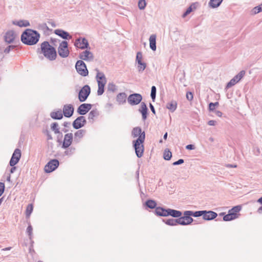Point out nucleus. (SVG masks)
<instances>
[{"mask_svg": "<svg viewBox=\"0 0 262 262\" xmlns=\"http://www.w3.org/2000/svg\"><path fill=\"white\" fill-rule=\"evenodd\" d=\"M40 36L37 31L27 29L22 33L21 40L25 45L32 46L38 42Z\"/></svg>", "mask_w": 262, "mask_h": 262, "instance_id": "f257e3e1", "label": "nucleus"}, {"mask_svg": "<svg viewBox=\"0 0 262 262\" xmlns=\"http://www.w3.org/2000/svg\"><path fill=\"white\" fill-rule=\"evenodd\" d=\"M41 53L50 61L54 60L57 57L56 51L47 41H43L40 45Z\"/></svg>", "mask_w": 262, "mask_h": 262, "instance_id": "f03ea898", "label": "nucleus"}, {"mask_svg": "<svg viewBox=\"0 0 262 262\" xmlns=\"http://www.w3.org/2000/svg\"><path fill=\"white\" fill-rule=\"evenodd\" d=\"M144 142V135L139 137L136 140L133 141V146L135 150V152L138 158L142 157L144 152V145L143 143Z\"/></svg>", "mask_w": 262, "mask_h": 262, "instance_id": "7ed1b4c3", "label": "nucleus"}, {"mask_svg": "<svg viewBox=\"0 0 262 262\" xmlns=\"http://www.w3.org/2000/svg\"><path fill=\"white\" fill-rule=\"evenodd\" d=\"M96 79L98 85V89L97 91V95L100 96L104 93V86L106 83V79L104 74L99 71L97 73Z\"/></svg>", "mask_w": 262, "mask_h": 262, "instance_id": "20e7f679", "label": "nucleus"}, {"mask_svg": "<svg viewBox=\"0 0 262 262\" xmlns=\"http://www.w3.org/2000/svg\"><path fill=\"white\" fill-rule=\"evenodd\" d=\"M58 53L59 55L62 58L67 57L70 53L68 50V43L67 41H62L58 48Z\"/></svg>", "mask_w": 262, "mask_h": 262, "instance_id": "39448f33", "label": "nucleus"}, {"mask_svg": "<svg viewBox=\"0 0 262 262\" xmlns=\"http://www.w3.org/2000/svg\"><path fill=\"white\" fill-rule=\"evenodd\" d=\"M75 68L77 72L81 76H86L88 75L89 72L86 64L82 60H78L76 63Z\"/></svg>", "mask_w": 262, "mask_h": 262, "instance_id": "423d86ee", "label": "nucleus"}, {"mask_svg": "<svg viewBox=\"0 0 262 262\" xmlns=\"http://www.w3.org/2000/svg\"><path fill=\"white\" fill-rule=\"evenodd\" d=\"M91 93V88L89 85H85L79 91L78 99L80 102L85 101Z\"/></svg>", "mask_w": 262, "mask_h": 262, "instance_id": "0eeeda50", "label": "nucleus"}, {"mask_svg": "<svg viewBox=\"0 0 262 262\" xmlns=\"http://www.w3.org/2000/svg\"><path fill=\"white\" fill-rule=\"evenodd\" d=\"M142 99V96L141 94L138 93H134L130 94L128 98L127 101L129 104L131 105H136L139 104Z\"/></svg>", "mask_w": 262, "mask_h": 262, "instance_id": "6e6552de", "label": "nucleus"}, {"mask_svg": "<svg viewBox=\"0 0 262 262\" xmlns=\"http://www.w3.org/2000/svg\"><path fill=\"white\" fill-rule=\"evenodd\" d=\"M245 73L246 72L244 70L241 71L237 75H235L229 82L227 83L226 89H228L239 82L244 76Z\"/></svg>", "mask_w": 262, "mask_h": 262, "instance_id": "1a4fd4ad", "label": "nucleus"}, {"mask_svg": "<svg viewBox=\"0 0 262 262\" xmlns=\"http://www.w3.org/2000/svg\"><path fill=\"white\" fill-rule=\"evenodd\" d=\"M59 166V161L56 159H53L49 161L45 166V171L47 173H50L55 170Z\"/></svg>", "mask_w": 262, "mask_h": 262, "instance_id": "9d476101", "label": "nucleus"}, {"mask_svg": "<svg viewBox=\"0 0 262 262\" xmlns=\"http://www.w3.org/2000/svg\"><path fill=\"white\" fill-rule=\"evenodd\" d=\"M74 45L76 47L82 50L88 49L89 47L88 41L85 38H78L76 39Z\"/></svg>", "mask_w": 262, "mask_h": 262, "instance_id": "9b49d317", "label": "nucleus"}, {"mask_svg": "<svg viewBox=\"0 0 262 262\" xmlns=\"http://www.w3.org/2000/svg\"><path fill=\"white\" fill-rule=\"evenodd\" d=\"M21 157V151L20 149L16 148L15 149L12 157L10 159L9 164L11 166L15 165L19 161Z\"/></svg>", "mask_w": 262, "mask_h": 262, "instance_id": "f8f14e48", "label": "nucleus"}, {"mask_svg": "<svg viewBox=\"0 0 262 262\" xmlns=\"http://www.w3.org/2000/svg\"><path fill=\"white\" fill-rule=\"evenodd\" d=\"M86 121L83 116L77 117L73 122V126L75 129H79L85 125Z\"/></svg>", "mask_w": 262, "mask_h": 262, "instance_id": "ddd939ff", "label": "nucleus"}, {"mask_svg": "<svg viewBox=\"0 0 262 262\" xmlns=\"http://www.w3.org/2000/svg\"><path fill=\"white\" fill-rule=\"evenodd\" d=\"M92 105L88 103H83L79 106L77 113L81 115H85L92 108Z\"/></svg>", "mask_w": 262, "mask_h": 262, "instance_id": "4468645a", "label": "nucleus"}, {"mask_svg": "<svg viewBox=\"0 0 262 262\" xmlns=\"http://www.w3.org/2000/svg\"><path fill=\"white\" fill-rule=\"evenodd\" d=\"M16 37V34L13 30L8 31L4 36V40L8 43H13Z\"/></svg>", "mask_w": 262, "mask_h": 262, "instance_id": "2eb2a0df", "label": "nucleus"}, {"mask_svg": "<svg viewBox=\"0 0 262 262\" xmlns=\"http://www.w3.org/2000/svg\"><path fill=\"white\" fill-rule=\"evenodd\" d=\"M79 58L85 61H93L94 59L93 54L88 50H85L79 54Z\"/></svg>", "mask_w": 262, "mask_h": 262, "instance_id": "dca6fc26", "label": "nucleus"}, {"mask_svg": "<svg viewBox=\"0 0 262 262\" xmlns=\"http://www.w3.org/2000/svg\"><path fill=\"white\" fill-rule=\"evenodd\" d=\"M73 135L72 133H68L64 135L62 147L63 148H67L72 143Z\"/></svg>", "mask_w": 262, "mask_h": 262, "instance_id": "f3484780", "label": "nucleus"}, {"mask_svg": "<svg viewBox=\"0 0 262 262\" xmlns=\"http://www.w3.org/2000/svg\"><path fill=\"white\" fill-rule=\"evenodd\" d=\"M74 108L72 104H66L63 107V114L66 117H71L74 113Z\"/></svg>", "mask_w": 262, "mask_h": 262, "instance_id": "a211bd4d", "label": "nucleus"}, {"mask_svg": "<svg viewBox=\"0 0 262 262\" xmlns=\"http://www.w3.org/2000/svg\"><path fill=\"white\" fill-rule=\"evenodd\" d=\"M204 212L205 213L203 214V219L206 221L212 220L217 216V214L213 211L204 210Z\"/></svg>", "mask_w": 262, "mask_h": 262, "instance_id": "6ab92c4d", "label": "nucleus"}, {"mask_svg": "<svg viewBox=\"0 0 262 262\" xmlns=\"http://www.w3.org/2000/svg\"><path fill=\"white\" fill-rule=\"evenodd\" d=\"M54 33L64 39H71L72 38V36L68 32L61 29L55 30L54 31Z\"/></svg>", "mask_w": 262, "mask_h": 262, "instance_id": "aec40b11", "label": "nucleus"}, {"mask_svg": "<svg viewBox=\"0 0 262 262\" xmlns=\"http://www.w3.org/2000/svg\"><path fill=\"white\" fill-rule=\"evenodd\" d=\"M144 135V139L145 138V133L144 132H142V129L140 127H134L132 131V136L133 138L137 137H140Z\"/></svg>", "mask_w": 262, "mask_h": 262, "instance_id": "412c9836", "label": "nucleus"}, {"mask_svg": "<svg viewBox=\"0 0 262 262\" xmlns=\"http://www.w3.org/2000/svg\"><path fill=\"white\" fill-rule=\"evenodd\" d=\"M167 212H168V208L165 209L163 207H158L155 209V214L160 216H168Z\"/></svg>", "mask_w": 262, "mask_h": 262, "instance_id": "4be33fe9", "label": "nucleus"}, {"mask_svg": "<svg viewBox=\"0 0 262 262\" xmlns=\"http://www.w3.org/2000/svg\"><path fill=\"white\" fill-rule=\"evenodd\" d=\"M139 111L142 114V119L143 120H146L147 118L148 108L144 102H142L141 103L140 108Z\"/></svg>", "mask_w": 262, "mask_h": 262, "instance_id": "5701e85b", "label": "nucleus"}, {"mask_svg": "<svg viewBox=\"0 0 262 262\" xmlns=\"http://www.w3.org/2000/svg\"><path fill=\"white\" fill-rule=\"evenodd\" d=\"M86 133L84 129H80L77 130L74 134V141L76 143L79 142L80 140L83 137Z\"/></svg>", "mask_w": 262, "mask_h": 262, "instance_id": "b1692460", "label": "nucleus"}, {"mask_svg": "<svg viewBox=\"0 0 262 262\" xmlns=\"http://www.w3.org/2000/svg\"><path fill=\"white\" fill-rule=\"evenodd\" d=\"M149 47L152 51L156 50V35L152 34L149 37Z\"/></svg>", "mask_w": 262, "mask_h": 262, "instance_id": "393cba45", "label": "nucleus"}, {"mask_svg": "<svg viewBox=\"0 0 262 262\" xmlns=\"http://www.w3.org/2000/svg\"><path fill=\"white\" fill-rule=\"evenodd\" d=\"M168 216L170 215L173 217H180L182 215V213L181 211L168 208V212H167Z\"/></svg>", "mask_w": 262, "mask_h": 262, "instance_id": "a878e982", "label": "nucleus"}, {"mask_svg": "<svg viewBox=\"0 0 262 262\" xmlns=\"http://www.w3.org/2000/svg\"><path fill=\"white\" fill-rule=\"evenodd\" d=\"M127 95L125 93H120L117 96V101L119 104H123L126 102Z\"/></svg>", "mask_w": 262, "mask_h": 262, "instance_id": "bb28decb", "label": "nucleus"}, {"mask_svg": "<svg viewBox=\"0 0 262 262\" xmlns=\"http://www.w3.org/2000/svg\"><path fill=\"white\" fill-rule=\"evenodd\" d=\"M166 107L171 112H173L177 109V102L175 100H172L166 104Z\"/></svg>", "mask_w": 262, "mask_h": 262, "instance_id": "cd10ccee", "label": "nucleus"}, {"mask_svg": "<svg viewBox=\"0 0 262 262\" xmlns=\"http://www.w3.org/2000/svg\"><path fill=\"white\" fill-rule=\"evenodd\" d=\"M50 116L53 119L60 120L63 118V114L61 110L51 112Z\"/></svg>", "mask_w": 262, "mask_h": 262, "instance_id": "c85d7f7f", "label": "nucleus"}, {"mask_svg": "<svg viewBox=\"0 0 262 262\" xmlns=\"http://www.w3.org/2000/svg\"><path fill=\"white\" fill-rule=\"evenodd\" d=\"M189 212V211H185L184 212V221H185V225H188L191 224L193 221V219L191 217V215H188L186 214Z\"/></svg>", "mask_w": 262, "mask_h": 262, "instance_id": "c756f323", "label": "nucleus"}, {"mask_svg": "<svg viewBox=\"0 0 262 262\" xmlns=\"http://www.w3.org/2000/svg\"><path fill=\"white\" fill-rule=\"evenodd\" d=\"M13 24L18 26L20 27H28L30 26V23L27 20H20L19 21H13Z\"/></svg>", "mask_w": 262, "mask_h": 262, "instance_id": "7c9ffc66", "label": "nucleus"}, {"mask_svg": "<svg viewBox=\"0 0 262 262\" xmlns=\"http://www.w3.org/2000/svg\"><path fill=\"white\" fill-rule=\"evenodd\" d=\"M223 0H210L208 5L210 8H215L218 7Z\"/></svg>", "mask_w": 262, "mask_h": 262, "instance_id": "2f4dec72", "label": "nucleus"}, {"mask_svg": "<svg viewBox=\"0 0 262 262\" xmlns=\"http://www.w3.org/2000/svg\"><path fill=\"white\" fill-rule=\"evenodd\" d=\"M204 210H201V211H189V212L187 213L188 215H191L192 216L197 217H200L201 216H203V214L205 213V212H204Z\"/></svg>", "mask_w": 262, "mask_h": 262, "instance_id": "473e14b6", "label": "nucleus"}, {"mask_svg": "<svg viewBox=\"0 0 262 262\" xmlns=\"http://www.w3.org/2000/svg\"><path fill=\"white\" fill-rule=\"evenodd\" d=\"M236 219V216H235L234 213H232L228 211V213L223 217V220L224 221H230Z\"/></svg>", "mask_w": 262, "mask_h": 262, "instance_id": "72a5a7b5", "label": "nucleus"}, {"mask_svg": "<svg viewBox=\"0 0 262 262\" xmlns=\"http://www.w3.org/2000/svg\"><path fill=\"white\" fill-rule=\"evenodd\" d=\"M146 206L150 209H154L157 208V203L154 200H148L145 202Z\"/></svg>", "mask_w": 262, "mask_h": 262, "instance_id": "f704fd0d", "label": "nucleus"}, {"mask_svg": "<svg viewBox=\"0 0 262 262\" xmlns=\"http://www.w3.org/2000/svg\"><path fill=\"white\" fill-rule=\"evenodd\" d=\"M51 129L55 134H60L59 127L58 123L54 122L51 125Z\"/></svg>", "mask_w": 262, "mask_h": 262, "instance_id": "c9c22d12", "label": "nucleus"}, {"mask_svg": "<svg viewBox=\"0 0 262 262\" xmlns=\"http://www.w3.org/2000/svg\"><path fill=\"white\" fill-rule=\"evenodd\" d=\"M241 209H242L241 206L239 205H237V206L233 207L231 209L229 210V212L234 213L235 214V216H236V218H237L238 214L237 213L240 211Z\"/></svg>", "mask_w": 262, "mask_h": 262, "instance_id": "e433bc0d", "label": "nucleus"}, {"mask_svg": "<svg viewBox=\"0 0 262 262\" xmlns=\"http://www.w3.org/2000/svg\"><path fill=\"white\" fill-rule=\"evenodd\" d=\"M98 112L96 110H92L89 114L88 119L90 121H91V120H93L94 117L98 116Z\"/></svg>", "mask_w": 262, "mask_h": 262, "instance_id": "4c0bfd02", "label": "nucleus"}, {"mask_svg": "<svg viewBox=\"0 0 262 262\" xmlns=\"http://www.w3.org/2000/svg\"><path fill=\"white\" fill-rule=\"evenodd\" d=\"M172 157V154L169 149H166L164 151L163 157L166 160H169Z\"/></svg>", "mask_w": 262, "mask_h": 262, "instance_id": "58836bf2", "label": "nucleus"}, {"mask_svg": "<svg viewBox=\"0 0 262 262\" xmlns=\"http://www.w3.org/2000/svg\"><path fill=\"white\" fill-rule=\"evenodd\" d=\"M146 63L141 61L140 63H138V70L139 72H142L146 68Z\"/></svg>", "mask_w": 262, "mask_h": 262, "instance_id": "ea45409f", "label": "nucleus"}, {"mask_svg": "<svg viewBox=\"0 0 262 262\" xmlns=\"http://www.w3.org/2000/svg\"><path fill=\"white\" fill-rule=\"evenodd\" d=\"M163 221L167 225L172 226H176L175 219H169L166 220H163Z\"/></svg>", "mask_w": 262, "mask_h": 262, "instance_id": "a19ab883", "label": "nucleus"}, {"mask_svg": "<svg viewBox=\"0 0 262 262\" xmlns=\"http://www.w3.org/2000/svg\"><path fill=\"white\" fill-rule=\"evenodd\" d=\"M138 6L139 9L144 10L146 6V2L145 0H139L138 2Z\"/></svg>", "mask_w": 262, "mask_h": 262, "instance_id": "79ce46f5", "label": "nucleus"}, {"mask_svg": "<svg viewBox=\"0 0 262 262\" xmlns=\"http://www.w3.org/2000/svg\"><path fill=\"white\" fill-rule=\"evenodd\" d=\"M156 88L155 86H152L151 89V93L150 96L152 99V101H155L156 96Z\"/></svg>", "mask_w": 262, "mask_h": 262, "instance_id": "37998d69", "label": "nucleus"}, {"mask_svg": "<svg viewBox=\"0 0 262 262\" xmlns=\"http://www.w3.org/2000/svg\"><path fill=\"white\" fill-rule=\"evenodd\" d=\"M177 218L178 219H175L176 225L177 224H179L181 225L185 226V221H184V216H182V215H181L180 217H179Z\"/></svg>", "mask_w": 262, "mask_h": 262, "instance_id": "c03bdc74", "label": "nucleus"}, {"mask_svg": "<svg viewBox=\"0 0 262 262\" xmlns=\"http://www.w3.org/2000/svg\"><path fill=\"white\" fill-rule=\"evenodd\" d=\"M262 11V4L258 6L255 7L253 10V13L256 14Z\"/></svg>", "mask_w": 262, "mask_h": 262, "instance_id": "a18cd8bd", "label": "nucleus"}, {"mask_svg": "<svg viewBox=\"0 0 262 262\" xmlns=\"http://www.w3.org/2000/svg\"><path fill=\"white\" fill-rule=\"evenodd\" d=\"M33 205L32 204H29L28 205L26 209V215L27 216H29L33 211Z\"/></svg>", "mask_w": 262, "mask_h": 262, "instance_id": "49530a36", "label": "nucleus"}, {"mask_svg": "<svg viewBox=\"0 0 262 262\" xmlns=\"http://www.w3.org/2000/svg\"><path fill=\"white\" fill-rule=\"evenodd\" d=\"M17 46L15 45H9L4 50V53L6 54H8L11 50L14 49Z\"/></svg>", "mask_w": 262, "mask_h": 262, "instance_id": "de8ad7c7", "label": "nucleus"}, {"mask_svg": "<svg viewBox=\"0 0 262 262\" xmlns=\"http://www.w3.org/2000/svg\"><path fill=\"white\" fill-rule=\"evenodd\" d=\"M108 90L111 92H115L116 90V86L113 83H109L107 85Z\"/></svg>", "mask_w": 262, "mask_h": 262, "instance_id": "09e8293b", "label": "nucleus"}, {"mask_svg": "<svg viewBox=\"0 0 262 262\" xmlns=\"http://www.w3.org/2000/svg\"><path fill=\"white\" fill-rule=\"evenodd\" d=\"M142 53L141 52H138L137 53L136 55V62L137 63H140L141 61H142Z\"/></svg>", "mask_w": 262, "mask_h": 262, "instance_id": "8fccbe9b", "label": "nucleus"}, {"mask_svg": "<svg viewBox=\"0 0 262 262\" xmlns=\"http://www.w3.org/2000/svg\"><path fill=\"white\" fill-rule=\"evenodd\" d=\"M193 5H191L186 10V11L183 13V17H185L188 14H189L192 11V6Z\"/></svg>", "mask_w": 262, "mask_h": 262, "instance_id": "3c124183", "label": "nucleus"}, {"mask_svg": "<svg viewBox=\"0 0 262 262\" xmlns=\"http://www.w3.org/2000/svg\"><path fill=\"white\" fill-rule=\"evenodd\" d=\"M75 148H69L67 150L64 151V154L66 155H71L74 152Z\"/></svg>", "mask_w": 262, "mask_h": 262, "instance_id": "603ef678", "label": "nucleus"}, {"mask_svg": "<svg viewBox=\"0 0 262 262\" xmlns=\"http://www.w3.org/2000/svg\"><path fill=\"white\" fill-rule=\"evenodd\" d=\"M32 230L33 228L31 225H29L27 229V232L28 233L30 239H31L32 238Z\"/></svg>", "mask_w": 262, "mask_h": 262, "instance_id": "864d4df0", "label": "nucleus"}, {"mask_svg": "<svg viewBox=\"0 0 262 262\" xmlns=\"http://www.w3.org/2000/svg\"><path fill=\"white\" fill-rule=\"evenodd\" d=\"M5 190V184L0 182V196L3 194Z\"/></svg>", "mask_w": 262, "mask_h": 262, "instance_id": "5fc2aeb1", "label": "nucleus"}, {"mask_svg": "<svg viewBox=\"0 0 262 262\" xmlns=\"http://www.w3.org/2000/svg\"><path fill=\"white\" fill-rule=\"evenodd\" d=\"M186 98L189 101H191L193 98L192 93L190 92H187Z\"/></svg>", "mask_w": 262, "mask_h": 262, "instance_id": "6e6d98bb", "label": "nucleus"}, {"mask_svg": "<svg viewBox=\"0 0 262 262\" xmlns=\"http://www.w3.org/2000/svg\"><path fill=\"white\" fill-rule=\"evenodd\" d=\"M184 161L183 159H180L178 160V161L173 162L172 164H173V165H178L183 164L184 163Z\"/></svg>", "mask_w": 262, "mask_h": 262, "instance_id": "4d7b16f0", "label": "nucleus"}, {"mask_svg": "<svg viewBox=\"0 0 262 262\" xmlns=\"http://www.w3.org/2000/svg\"><path fill=\"white\" fill-rule=\"evenodd\" d=\"M209 110L210 111H213L215 110V106L213 102H211L209 104Z\"/></svg>", "mask_w": 262, "mask_h": 262, "instance_id": "13d9d810", "label": "nucleus"}, {"mask_svg": "<svg viewBox=\"0 0 262 262\" xmlns=\"http://www.w3.org/2000/svg\"><path fill=\"white\" fill-rule=\"evenodd\" d=\"M208 124L210 126H214L216 124V121L215 120H210L208 122Z\"/></svg>", "mask_w": 262, "mask_h": 262, "instance_id": "bf43d9fd", "label": "nucleus"}, {"mask_svg": "<svg viewBox=\"0 0 262 262\" xmlns=\"http://www.w3.org/2000/svg\"><path fill=\"white\" fill-rule=\"evenodd\" d=\"M186 148L188 150H193L195 148V147L194 145L188 144L186 146Z\"/></svg>", "mask_w": 262, "mask_h": 262, "instance_id": "052dcab7", "label": "nucleus"}, {"mask_svg": "<svg viewBox=\"0 0 262 262\" xmlns=\"http://www.w3.org/2000/svg\"><path fill=\"white\" fill-rule=\"evenodd\" d=\"M149 107L151 111V112L154 114H156V111H155V107L154 106V105L151 104V103H150L149 104Z\"/></svg>", "mask_w": 262, "mask_h": 262, "instance_id": "680f3d73", "label": "nucleus"}, {"mask_svg": "<svg viewBox=\"0 0 262 262\" xmlns=\"http://www.w3.org/2000/svg\"><path fill=\"white\" fill-rule=\"evenodd\" d=\"M215 114L218 116V117H222V113L221 111H214Z\"/></svg>", "mask_w": 262, "mask_h": 262, "instance_id": "e2e57ef3", "label": "nucleus"}, {"mask_svg": "<svg viewBox=\"0 0 262 262\" xmlns=\"http://www.w3.org/2000/svg\"><path fill=\"white\" fill-rule=\"evenodd\" d=\"M226 167L228 168H235L237 167V165L228 164L226 165Z\"/></svg>", "mask_w": 262, "mask_h": 262, "instance_id": "0e129e2a", "label": "nucleus"}, {"mask_svg": "<svg viewBox=\"0 0 262 262\" xmlns=\"http://www.w3.org/2000/svg\"><path fill=\"white\" fill-rule=\"evenodd\" d=\"M70 122H64L63 123V125L65 127H69L70 126Z\"/></svg>", "mask_w": 262, "mask_h": 262, "instance_id": "69168bd1", "label": "nucleus"}, {"mask_svg": "<svg viewBox=\"0 0 262 262\" xmlns=\"http://www.w3.org/2000/svg\"><path fill=\"white\" fill-rule=\"evenodd\" d=\"M16 169V167L14 166H12L11 168L10 169V172L11 173H13Z\"/></svg>", "mask_w": 262, "mask_h": 262, "instance_id": "338daca9", "label": "nucleus"}, {"mask_svg": "<svg viewBox=\"0 0 262 262\" xmlns=\"http://www.w3.org/2000/svg\"><path fill=\"white\" fill-rule=\"evenodd\" d=\"M47 136V140H52L53 138H52V135H51V134L50 133L49 134H48Z\"/></svg>", "mask_w": 262, "mask_h": 262, "instance_id": "774afa93", "label": "nucleus"}]
</instances>
